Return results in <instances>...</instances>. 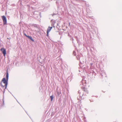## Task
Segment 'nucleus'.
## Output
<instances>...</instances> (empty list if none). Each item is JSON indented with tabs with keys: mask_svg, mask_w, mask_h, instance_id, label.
<instances>
[{
	"mask_svg": "<svg viewBox=\"0 0 122 122\" xmlns=\"http://www.w3.org/2000/svg\"><path fill=\"white\" fill-rule=\"evenodd\" d=\"M82 90L84 91V92L83 95H86L88 93V92L87 89L84 86H82L81 88Z\"/></svg>",
	"mask_w": 122,
	"mask_h": 122,
	"instance_id": "2",
	"label": "nucleus"
},
{
	"mask_svg": "<svg viewBox=\"0 0 122 122\" xmlns=\"http://www.w3.org/2000/svg\"><path fill=\"white\" fill-rule=\"evenodd\" d=\"M9 75L7 71L6 80L5 78H3L2 80V82L0 83L1 86L5 89L6 88L7 84V81L8 79Z\"/></svg>",
	"mask_w": 122,
	"mask_h": 122,
	"instance_id": "1",
	"label": "nucleus"
},
{
	"mask_svg": "<svg viewBox=\"0 0 122 122\" xmlns=\"http://www.w3.org/2000/svg\"><path fill=\"white\" fill-rule=\"evenodd\" d=\"M2 19L3 21V24L4 25H5L7 23V19L6 17L4 15L1 16Z\"/></svg>",
	"mask_w": 122,
	"mask_h": 122,
	"instance_id": "3",
	"label": "nucleus"
},
{
	"mask_svg": "<svg viewBox=\"0 0 122 122\" xmlns=\"http://www.w3.org/2000/svg\"><path fill=\"white\" fill-rule=\"evenodd\" d=\"M24 34V35H25V36L26 37H27L28 38L30 39L32 41H34L33 40L32 38L31 37L29 36H27L25 34Z\"/></svg>",
	"mask_w": 122,
	"mask_h": 122,
	"instance_id": "6",
	"label": "nucleus"
},
{
	"mask_svg": "<svg viewBox=\"0 0 122 122\" xmlns=\"http://www.w3.org/2000/svg\"><path fill=\"white\" fill-rule=\"evenodd\" d=\"M50 98L51 99V101H52L53 99V95L51 96L50 97Z\"/></svg>",
	"mask_w": 122,
	"mask_h": 122,
	"instance_id": "7",
	"label": "nucleus"
},
{
	"mask_svg": "<svg viewBox=\"0 0 122 122\" xmlns=\"http://www.w3.org/2000/svg\"><path fill=\"white\" fill-rule=\"evenodd\" d=\"M0 50L2 52L4 56H5L6 54V49L4 48H2Z\"/></svg>",
	"mask_w": 122,
	"mask_h": 122,
	"instance_id": "4",
	"label": "nucleus"
},
{
	"mask_svg": "<svg viewBox=\"0 0 122 122\" xmlns=\"http://www.w3.org/2000/svg\"><path fill=\"white\" fill-rule=\"evenodd\" d=\"M52 28V27H48L47 30V36H48V34Z\"/></svg>",
	"mask_w": 122,
	"mask_h": 122,
	"instance_id": "5",
	"label": "nucleus"
}]
</instances>
